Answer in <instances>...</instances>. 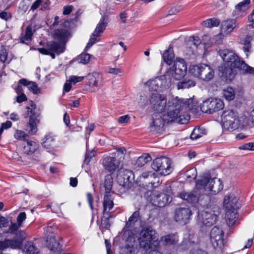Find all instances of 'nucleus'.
I'll use <instances>...</instances> for the list:
<instances>
[{
	"label": "nucleus",
	"mask_w": 254,
	"mask_h": 254,
	"mask_svg": "<svg viewBox=\"0 0 254 254\" xmlns=\"http://www.w3.org/2000/svg\"><path fill=\"white\" fill-rule=\"evenodd\" d=\"M219 54L222 58L225 64L219 67L221 76L226 80H231L235 74L233 68H238L247 73H254V68L247 65L244 61L232 50L228 49L220 50Z\"/></svg>",
	"instance_id": "nucleus-1"
},
{
	"label": "nucleus",
	"mask_w": 254,
	"mask_h": 254,
	"mask_svg": "<svg viewBox=\"0 0 254 254\" xmlns=\"http://www.w3.org/2000/svg\"><path fill=\"white\" fill-rule=\"evenodd\" d=\"M193 100L191 98L182 99L176 97L169 100L167 113L164 115L168 122H176L180 124L187 123L190 117L187 114L191 108Z\"/></svg>",
	"instance_id": "nucleus-2"
},
{
	"label": "nucleus",
	"mask_w": 254,
	"mask_h": 254,
	"mask_svg": "<svg viewBox=\"0 0 254 254\" xmlns=\"http://www.w3.org/2000/svg\"><path fill=\"white\" fill-rule=\"evenodd\" d=\"M196 190H202L207 194L215 195L223 189V185L220 179L211 178L209 175L202 176L196 182Z\"/></svg>",
	"instance_id": "nucleus-3"
},
{
	"label": "nucleus",
	"mask_w": 254,
	"mask_h": 254,
	"mask_svg": "<svg viewBox=\"0 0 254 254\" xmlns=\"http://www.w3.org/2000/svg\"><path fill=\"white\" fill-rule=\"evenodd\" d=\"M70 37V33L66 29L56 30L54 34V38L59 40V42H49L47 45L49 50L57 54L63 53L64 50L65 44Z\"/></svg>",
	"instance_id": "nucleus-4"
},
{
	"label": "nucleus",
	"mask_w": 254,
	"mask_h": 254,
	"mask_svg": "<svg viewBox=\"0 0 254 254\" xmlns=\"http://www.w3.org/2000/svg\"><path fill=\"white\" fill-rule=\"evenodd\" d=\"M245 118H238L237 113L231 109L225 110L221 116V122L224 128L227 129H235L239 127H243L247 125L242 122Z\"/></svg>",
	"instance_id": "nucleus-5"
},
{
	"label": "nucleus",
	"mask_w": 254,
	"mask_h": 254,
	"mask_svg": "<svg viewBox=\"0 0 254 254\" xmlns=\"http://www.w3.org/2000/svg\"><path fill=\"white\" fill-rule=\"evenodd\" d=\"M8 232H10L8 229L6 230H2V232H0V237L4 239V240L0 241V252L8 248L18 249L22 245V241L24 239L23 237L16 233L9 234Z\"/></svg>",
	"instance_id": "nucleus-6"
},
{
	"label": "nucleus",
	"mask_w": 254,
	"mask_h": 254,
	"mask_svg": "<svg viewBox=\"0 0 254 254\" xmlns=\"http://www.w3.org/2000/svg\"><path fill=\"white\" fill-rule=\"evenodd\" d=\"M139 216V213L138 211L134 212L129 218L123 230V239L125 240L126 244L124 248H122V250L125 249L127 246H133L134 248V254L136 253L137 244L135 242L134 236L130 229L132 227L134 224L137 221Z\"/></svg>",
	"instance_id": "nucleus-7"
},
{
	"label": "nucleus",
	"mask_w": 254,
	"mask_h": 254,
	"mask_svg": "<svg viewBox=\"0 0 254 254\" xmlns=\"http://www.w3.org/2000/svg\"><path fill=\"white\" fill-rule=\"evenodd\" d=\"M189 73L194 77L205 82L210 81L214 76L213 68L210 65L203 64L190 66L189 68Z\"/></svg>",
	"instance_id": "nucleus-8"
},
{
	"label": "nucleus",
	"mask_w": 254,
	"mask_h": 254,
	"mask_svg": "<svg viewBox=\"0 0 254 254\" xmlns=\"http://www.w3.org/2000/svg\"><path fill=\"white\" fill-rule=\"evenodd\" d=\"M140 247L144 248H150L153 243L158 244V235L156 231L150 227H145L140 231L137 238Z\"/></svg>",
	"instance_id": "nucleus-9"
},
{
	"label": "nucleus",
	"mask_w": 254,
	"mask_h": 254,
	"mask_svg": "<svg viewBox=\"0 0 254 254\" xmlns=\"http://www.w3.org/2000/svg\"><path fill=\"white\" fill-rule=\"evenodd\" d=\"M187 65L185 61L182 59H177L173 65L167 70L165 74H168V77L172 76L176 80H179L184 77L187 73Z\"/></svg>",
	"instance_id": "nucleus-10"
},
{
	"label": "nucleus",
	"mask_w": 254,
	"mask_h": 254,
	"mask_svg": "<svg viewBox=\"0 0 254 254\" xmlns=\"http://www.w3.org/2000/svg\"><path fill=\"white\" fill-rule=\"evenodd\" d=\"M151 167L154 171L164 176L170 174L172 171L171 161L165 157L154 159L151 164Z\"/></svg>",
	"instance_id": "nucleus-11"
},
{
	"label": "nucleus",
	"mask_w": 254,
	"mask_h": 254,
	"mask_svg": "<svg viewBox=\"0 0 254 254\" xmlns=\"http://www.w3.org/2000/svg\"><path fill=\"white\" fill-rule=\"evenodd\" d=\"M215 210L207 208L205 210L198 212V219L199 223L206 226L212 225L216 221L217 214L219 213L217 207H214Z\"/></svg>",
	"instance_id": "nucleus-12"
},
{
	"label": "nucleus",
	"mask_w": 254,
	"mask_h": 254,
	"mask_svg": "<svg viewBox=\"0 0 254 254\" xmlns=\"http://www.w3.org/2000/svg\"><path fill=\"white\" fill-rule=\"evenodd\" d=\"M172 83V79L168 77V74H164L160 77H157L153 79L150 80L147 83L149 90L157 91L164 90L169 87Z\"/></svg>",
	"instance_id": "nucleus-13"
},
{
	"label": "nucleus",
	"mask_w": 254,
	"mask_h": 254,
	"mask_svg": "<svg viewBox=\"0 0 254 254\" xmlns=\"http://www.w3.org/2000/svg\"><path fill=\"white\" fill-rule=\"evenodd\" d=\"M223 107L224 104L222 100L210 98L203 102L200 109L203 113L212 114L222 109Z\"/></svg>",
	"instance_id": "nucleus-14"
},
{
	"label": "nucleus",
	"mask_w": 254,
	"mask_h": 254,
	"mask_svg": "<svg viewBox=\"0 0 254 254\" xmlns=\"http://www.w3.org/2000/svg\"><path fill=\"white\" fill-rule=\"evenodd\" d=\"M151 108L155 111L161 113L167 105V98L165 95L158 93L151 94L149 98Z\"/></svg>",
	"instance_id": "nucleus-15"
},
{
	"label": "nucleus",
	"mask_w": 254,
	"mask_h": 254,
	"mask_svg": "<svg viewBox=\"0 0 254 254\" xmlns=\"http://www.w3.org/2000/svg\"><path fill=\"white\" fill-rule=\"evenodd\" d=\"M108 24V17L106 15H103L100 20L99 22L97 25L95 29L92 34L89 42L87 44L86 49L90 48L94 43L96 42L97 38L99 37L101 34L105 30Z\"/></svg>",
	"instance_id": "nucleus-16"
},
{
	"label": "nucleus",
	"mask_w": 254,
	"mask_h": 254,
	"mask_svg": "<svg viewBox=\"0 0 254 254\" xmlns=\"http://www.w3.org/2000/svg\"><path fill=\"white\" fill-rule=\"evenodd\" d=\"M172 198L168 195L159 192L158 191H153L150 194L149 200L150 203L155 206L163 207L171 201Z\"/></svg>",
	"instance_id": "nucleus-17"
},
{
	"label": "nucleus",
	"mask_w": 254,
	"mask_h": 254,
	"mask_svg": "<svg viewBox=\"0 0 254 254\" xmlns=\"http://www.w3.org/2000/svg\"><path fill=\"white\" fill-rule=\"evenodd\" d=\"M223 231L219 227L215 226L211 229L210 233V240L214 248H221L223 246Z\"/></svg>",
	"instance_id": "nucleus-18"
},
{
	"label": "nucleus",
	"mask_w": 254,
	"mask_h": 254,
	"mask_svg": "<svg viewBox=\"0 0 254 254\" xmlns=\"http://www.w3.org/2000/svg\"><path fill=\"white\" fill-rule=\"evenodd\" d=\"M26 215L25 212L20 213L16 218L17 223L11 222L9 225L8 229L10 232H8V233L13 234L16 233L25 239V236L24 232L19 230V228L21 226L22 222L26 219Z\"/></svg>",
	"instance_id": "nucleus-19"
},
{
	"label": "nucleus",
	"mask_w": 254,
	"mask_h": 254,
	"mask_svg": "<svg viewBox=\"0 0 254 254\" xmlns=\"http://www.w3.org/2000/svg\"><path fill=\"white\" fill-rule=\"evenodd\" d=\"M132 174V172L129 170L122 169L119 170L117 176L119 185L125 188H129L131 184L130 178Z\"/></svg>",
	"instance_id": "nucleus-20"
},
{
	"label": "nucleus",
	"mask_w": 254,
	"mask_h": 254,
	"mask_svg": "<svg viewBox=\"0 0 254 254\" xmlns=\"http://www.w3.org/2000/svg\"><path fill=\"white\" fill-rule=\"evenodd\" d=\"M191 215L190 210L188 208L180 207L175 211V219L181 224L187 223Z\"/></svg>",
	"instance_id": "nucleus-21"
},
{
	"label": "nucleus",
	"mask_w": 254,
	"mask_h": 254,
	"mask_svg": "<svg viewBox=\"0 0 254 254\" xmlns=\"http://www.w3.org/2000/svg\"><path fill=\"white\" fill-rule=\"evenodd\" d=\"M251 0H244L236 5L232 12V16L236 18H242L246 15V11L250 8Z\"/></svg>",
	"instance_id": "nucleus-22"
},
{
	"label": "nucleus",
	"mask_w": 254,
	"mask_h": 254,
	"mask_svg": "<svg viewBox=\"0 0 254 254\" xmlns=\"http://www.w3.org/2000/svg\"><path fill=\"white\" fill-rule=\"evenodd\" d=\"M238 198L234 194L227 195L223 201V205L225 211H237Z\"/></svg>",
	"instance_id": "nucleus-23"
},
{
	"label": "nucleus",
	"mask_w": 254,
	"mask_h": 254,
	"mask_svg": "<svg viewBox=\"0 0 254 254\" xmlns=\"http://www.w3.org/2000/svg\"><path fill=\"white\" fill-rule=\"evenodd\" d=\"M237 27L235 19H227L221 23L220 35L226 36L231 33Z\"/></svg>",
	"instance_id": "nucleus-24"
},
{
	"label": "nucleus",
	"mask_w": 254,
	"mask_h": 254,
	"mask_svg": "<svg viewBox=\"0 0 254 254\" xmlns=\"http://www.w3.org/2000/svg\"><path fill=\"white\" fill-rule=\"evenodd\" d=\"M120 161L114 157H107L103 161V165L104 168L110 172H114L119 167Z\"/></svg>",
	"instance_id": "nucleus-25"
},
{
	"label": "nucleus",
	"mask_w": 254,
	"mask_h": 254,
	"mask_svg": "<svg viewBox=\"0 0 254 254\" xmlns=\"http://www.w3.org/2000/svg\"><path fill=\"white\" fill-rule=\"evenodd\" d=\"M164 119L160 115H157L153 118L152 124L150 125L151 130L153 132H157L161 130L164 125Z\"/></svg>",
	"instance_id": "nucleus-26"
},
{
	"label": "nucleus",
	"mask_w": 254,
	"mask_h": 254,
	"mask_svg": "<svg viewBox=\"0 0 254 254\" xmlns=\"http://www.w3.org/2000/svg\"><path fill=\"white\" fill-rule=\"evenodd\" d=\"M238 217L237 211H225V218L229 227L233 226L237 223Z\"/></svg>",
	"instance_id": "nucleus-27"
},
{
	"label": "nucleus",
	"mask_w": 254,
	"mask_h": 254,
	"mask_svg": "<svg viewBox=\"0 0 254 254\" xmlns=\"http://www.w3.org/2000/svg\"><path fill=\"white\" fill-rule=\"evenodd\" d=\"M47 242V246L51 251L54 252H59L61 250L62 246L60 242L57 241L55 236L48 237Z\"/></svg>",
	"instance_id": "nucleus-28"
},
{
	"label": "nucleus",
	"mask_w": 254,
	"mask_h": 254,
	"mask_svg": "<svg viewBox=\"0 0 254 254\" xmlns=\"http://www.w3.org/2000/svg\"><path fill=\"white\" fill-rule=\"evenodd\" d=\"M26 109L27 115L29 117V120H40V113L39 110L37 109L35 104L31 102L30 105L27 107Z\"/></svg>",
	"instance_id": "nucleus-29"
},
{
	"label": "nucleus",
	"mask_w": 254,
	"mask_h": 254,
	"mask_svg": "<svg viewBox=\"0 0 254 254\" xmlns=\"http://www.w3.org/2000/svg\"><path fill=\"white\" fill-rule=\"evenodd\" d=\"M35 32L33 27L32 25H29L27 26L25 33L21 35V42L25 44H28L32 39V37Z\"/></svg>",
	"instance_id": "nucleus-30"
},
{
	"label": "nucleus",
	"mask_w": 254,
	"mask_h": 254,
	"mask_svg": "<svg viewBox=\"0 0 254 254\" xmlns=\"http://www.w3.org/2000/svg\"><path fill=\"white\" fill-rule=\"evenodd\" d=\"M100 78V75L97 73H93L88 75V84L90 86V90L92 92L95 91L98 88Z\"/></svg>",
	"instance_id": "nucleus-31"
},
{
	"label": "nucleus",
	"mask_w": 254,
	"mask_h": 254,
	"mask_svg": "<svg viewBox=\"0 0 254 254\" xmlns=\"http://www.w3.org/2000/svg\"><path fill=\"white\" fill-rule=\"evenodd\" d=\"M179 196L182 199L191 203L196 202L198 199V195L194 191H183L179 194Z\"/></svg>",
	"instance_id": "nucleus-32"
},
{
	"label": "nucleus",
	"mask_w": 254,
	"mask_h": 254,
	"mask_svg": "<svg viewBox=\"0 0 254 254\" xmlns=\"http://www.w3.org/2000/svg\"><path fill=\"white\" fill-rule=\"evenodd\" d=\"M111 194H106L104 197L103 201V213L108 214L109 212L113 208L114 203Z\"/></svg>",
	"instance_id": "nucleus-33"
},
{
	"label": "nucleus",
	"mask_w": 254,
	"mask_h": 254,
	"mask_svg": "<svg viewBox=\"0 0 254 254\" xmlns=\"http://www.w3.org/2000/svg\"><path fill=\"white\" fill-rule=\"evenodd\" d=\"M38 146L35 141L27 140L26 144L23 147V152L26 154H32L38 149Z\"/></svg>",
	"instance_id": "nucleus-34"
},
{
	"label": "nucleus",
	"mask_w": 254,
	"mask_h": 254,
	"mask_svg": "<svg viewBox=\"0 0 254 254\" xmlns=\"http://www.w3.org/2000/svg\"><path fill=\"white\" fill-rule=\"evenodd\" d=\"M40 123V120H29L27 123L26 126V130L28 134L33 135L38 131V124Z\"/></svg>",
	"instance_id": "nucleus-35"
},
{
	"label": "nucleus",
	"mask_w": 254,
	"mask_h": 254,
	"mask_svg": "<svg viewBox=\"0 0 254 254\" xmlns=\"http://www.w3.org/2000/svg\"><path fill=\"white\" fill-rule=\"evenodd\" d=\"M175 55L173 52V48L169 46L163 54L162 58L164 62L167 64L170 65L173 62Z\"/></svg>",
	"instance_id": "nucleus-36"
},
{
	"label": "nucleus",
	"mask_w": 254,
	"mask_h": 254,
	"mask_svg": "<svg viewBox=\"0 0 254 254\" xmlns=\"http://www.w3.org/2000/svg\"><path fill=\"white\" fill-rule=\"evenodd\" d=\"M178 241V236L175 234L167 235L162 237L160 240V242L165 245L175 244Z\"/></svg>",
	"instance_id": "nucleus-37"
},
{
	"label": "nucleus",
	"mask_w": 254,
	"mask_h": 254,
	"mask_svg": "<svg viewBox=\"0 0 254 254\" xmlns=\"http://www.w3.org/2000/svg\"><path fill=\"white\" fill-rule=\"evenodd\" d=\"M11 59L8 57V53L5 48L3 46H0V61L2 63L3 66L8 64Z\"/></svg>",
	"instance_id": "nucleus-38"
},
{
	"label": "nucleus",
	"mask_w": 254,
	"mask_h": 254,
	"mask_svg": "<svg viewBox=\"0 0 254 254\" xmlns=\"http://www.w3.org/2000/svg\"><path fill=\"white\" fill-rule=\"evenodd\" d=\"M251 37L249 36H246L241 40V43L244 45L243 50L247 57H248L249 54L251 52Z\"/></svg>",
	"instance_id": "nucleus-39"
},
{
	"label": "nucleus",
	"mask_w": 254,
	"mask_h": 254,
	"mask_svg": "<svg viewBox=\"0 0 254 254\" xmlns=\"http://www.w3.org/2000/svg\"><path fill=\"white\" fill-rule=\"evenodd\" d=\"M23 252L25 254H37L38 253L37 249L34 246L32 242H27L25 243Z\"/></svg>",
	"instance_id": "nucleus-40"
},
{
	"label": "nucleus",
	"mask_w": 254,
	"mask_h": 254,
	"mask_svg": "<svg viewBox=\"0 0 254 254\" xmlns=\"http://www.w3.org/2000/svg\"><path fill=\"white\" fill-rule=\"evenodd\" d=\"M206 130L204 128H195L192 131L190 137L192 140H196L203 135L206 134Z\"/></svg>",
	"instance_id": "nucleus-41"
},
{
	"label": "nucleus",
	"mask_w": 254,
	"mask_h": 254,
	"mask_svg": "<svg viewBox=\"0 0 254 254\" xmlns=\"http://www.w3.org/2000/svg\"><path fill=\"white\" fill-rule=\"evenodd\" d=\"M55 140V136L52 133H49L43 138L42 145L44 147L49 148L52 145Z\"/></svg>",
	"instance_id": "nucleus-42"
},
{
	"label": "nucleus",
	"mask_w": 254,
	"mask_h": 254,
	"mask_svg": "<svg viewBox=\"0 0 254 254\" xmlns=\"http://www.w3.org/2000/svg\"><path fill=\"white\" fill-rule=\"evenodd\" d=\"M195 82L192 80H185L177 84L178 89H184L194 86Z\"/></svg>",
	"instance_id": "nucleus-43"
},
{
	"label": "nucleus",
	"mask_w": 254,
	"mask_h": 254,
	"mask_svg": "<svg viewBox=\"0 0 254 254\" xmlns=\"http://www.w3.org/2000/svg\"><path fill=\"white\" fill-rule=\"evenodd\" d=\"M151 160V158L149 154H144L138 158L136 161V164L137 166L142 167Z\"/></svg>",
	"instance_id": "nucleus-44"
},
{
	"label": "nucleus",
	"mask_w": 254,
	"mask_h": 254,
	"mask_svg": "<svg viewBox=\"0 0 254 254\" xmlns=\"http://www.w3.org/2000/svg\"><path fill=\"white\" fill-rule=\"evenodd\" d=\"M113 180L111 175H107L105 177L104 187L106 194H110V191L112 188Z\"/></svg>",
	"instance_id": "nucleus-45"
},
{
	"label": "nucleus",
	"mask_w": 254,
	"mask_h": 254,
	"mask_svg": "<svg viewBox=\"0 0 254 254\" xmlns=\"http://www.w3.org/2000/svg\"><path fill=\"white\" fill-rule=\"evenodd\" d=\"M220 24V21L216 18H210L203 21L202 24L203 26L207 28H212L217 27Z\"/></svg>",
	"instance_id": "nucleus-46"
},
{
	"label": "nucleus",
	"mask_w": 254,
	"mask_h": 254,
	"mask_svg": "<svg viewBox=\"0 0 254 254\" xmlns=\"http://www.w3.org/2000/svg\"><path fill=\"white\" fill-rule=\"evenodd\" d=\"M223 96L228 101H231L234 99L235 92L231 87H227L223 90Z\"/></svg>",
	"instance_id": "nucleus-47"
},
{
	"label": "nucleus",
	"mask_w": 254,
	"mask_h": 254,
	"mask_svg": "<svg viewBox=\"0 0 254 254\" xmlns=\"http://www.w3.org/2000/svg\"><path fill=\"white\" fill-rule=\"evenodd\" d=\"M28 136V133H25L24 131L19 129H16L14 133V137L15 139L25 141Z\"/></svg>",
	"instance_id": "nucleus-48"
},
{
	"label": "nucleus",
	"mask_w": 254,
	"mask_h": 254,
	"mask_svg": "<svg viewBox=\"0 0 254 254\" xmlns=\"http://www.w3.org/2000/svg\"><path fill=\"white\" fill-rule=\"evenodd\" d=\"M111 215L109 214H104L103 217L101 219V226L103 228L105 229H109L110 227V223L109 218L111 217Z\"/></svg>",
	"instance_id": "nucleus-49"
},
{
	"label": "nucleus",
	"mask_w": 254,
	"mask_h": 254,
	"mask_svg": "<svg viewBox=\"0 0 254 254\" xmlns=\"http://www.w3.org/2000/svg\"><path fill=\"white\" fill-rule=\"evenodd\" d=\"M91 58V55L89 54L82 53L77 58V61L79 63L83 64H87Z\"/></svg>",
	"instance_id": "nucleus-50"
},
{
	"label": "nucleus",
	"mask_w": 254,
	"mask_h": 254,
	"mask_svg": "<svg viewBox=\"0 0 254 254\" xmlns=\"http://www.w3.org/2000/svg\"><path fill=\"white\" fill-rule=\"evenodd\" d=\"M192 40H190L188 45L190 46L193 50L196 49L197 46L201 43L200 40L197 37L192 38Z\"/></svg>",
	"instance_id": "nucleus-51"
},
{
	"label": "nucleus",
	"mask_w": 254,
	"mask_h": 254,
	"mask_svg": "<svg viewBox=\"0 0 254 254\" xmlns=\"http://www.w3.org/2000/svg\"><path fill=\"white\" fill-rule=\"evenodd\" d=\"M7 226H9L7 219L0 215V228L1 229L0 232H2V230H6L7 229L5 228Z\"/></svg>",
	"instance_id": "nucleus-52"
},
{
	"label": "nucleus",
	"mask_w": 254,
	"mask_h": 254,
	"mask_svg": "<svg viewBox=\"0 0 254 254\" xmlns=\"http://www.w3.org/2000/svg\"><path fill=\"white\" fill-rule=\"evenodd\" d=\"M186 176L188 179H195L197 176V171L196 169L191 168L187 171L186 173Z\"/></svg>",
	"instance_id": "nucleus-53"
},
{
	"label": "nucleus",
	"mask_w": 254,
	"mask_h": 254,
	"mask_svg": "<svg viewBox=\"0 0 254 254\" xmlns=\"http://www.w3.org/2000/svg\"><path fill=\"white\" fill-rule=\"evenodd\" d=\"M28 88L34 94H38L40 91V89L38 87L36 83L34 82H31L28 84Z\"/></svg>",
	"instance_id": "nucleus-54"
},
{
	"label": "nucleus",
	"mask_w": 254,
	"mask_h": 254,
	"mask_svg": "<svg viewBox=\"0 0 254 254\" xmlns=\"http://www.w3.org/2000/svg\"><path fill=\"white\" fill-rule=\"evenodd\" d=\"M183 8V7L182 5H176L174 6L169 10L167 15H172L176 14L182 10Z\"/></svg>",
	"instance_id": "nucleus-55"
},
{
	"label": "nucleus",
	"mask_w": 254,
	"mask_h": 254,
	"mask_svg": "<svg viewBox=\"0 0 254 254\" xmlns=\"http://www.w3.org/2000/svg\"><path fill=\"white\" fill-rule=\"evenodd\" d=\"M84 79V76H77L75 75H71L69 77V81L73 84H76V83L79 82L83 80Z\"/></svg>",
	"instance_id": "nucleus-56"
},
{
	"label": "nucleus",
	"mask_w": 254,
	"mask_h": 254,
	"mask_svg": "<svg viewBox=\"0 0 254 254\" xmlns=\"http://www.w3.org/2000/svg\"><path fill=\"white\" fill-rule=\"evenodd\" d=\"M239 149L241 150H254V143L249 142L245 143L239 146Z\"/></svg>",
	"instance_id": "nucleus-57"
},
{
	"label": "nucleus",
	"mask_w": 254,
	"mask_h": 254,
	"mask_svg": "<svg viewBox=\"0 0 254 254\" xmlns=\"http://www.w3.org/2000/svg\"><path fill=\"white\" fill-rule=\"evenodd\" d=\"M120 254H134V248L133 246H127L125 249L121 250Z\"/></svg>",
	"instance_id": "nucleus-58"
},
{
	"label": "nucleus",
	"mask_w": 254,
	"mask_h": 254,
	"mask_svg": "<svg viewBox=\"0 0 254 254\" xmlns=\"http://www.w3.org/2000/svg\"><path fill=\"white\" fill-rule=\"evenodd\" d=\"M11 125L12 124L9 121H7L6 122L2 123L0 127V135L1 134L4 129L10 128Z\"/></svg>",
	"instance_id": "nucleus-59"
},
{
	"label": "nucleus",
	"mask_w": 254,
	"mask_h": 254,
	"mask_svg": "<svg viewBox=\"0 0 254 254\" xmlns=\"http://www.w3.org/2000/svg\"><path fill=\"white\" fill-rule=\"evenodd\" d=\"M126 152V149L124 147L117 148V153H115V156H120L119 160L124 158V155Z\"/></svg>",
	"instance_id": "nucleus-60"
},
{
	"label": "nucleus",
	"mask_w": 254,
	"mask_h": 254,
	"mask_svg": "<svg viewBox=\"0 0 254 254\" xmlns=\"http://www.w3.org/2000/svg\"><path fill=\"white\" fill-rule=\"evenodd\" d=\"M87 199L89 203V206L91 210H93L94 207L93 205V197L92 194L90 192H88L86 194Z\"/></svg>",
	"instance_id": "nucleus-61"
},
{
	"label": "nucleus",
	"mask_w": 254,
	"mask_h": 254,
	"mask_svg": "<svg viewBox=\"0 0 254 254\" xmlns=\"http://www.w3.org/2000/svg\"><path fill=\"white\" fill-rule=\"evenodd\" d=\"M95 156V152L93 151H91L90 152H88L86 153L85 155V158L84 160V163H86L87 164L89 163V162L90 161L92 157Z\"/></svg>",
	"instance_id": "nucleus-62"
},
{
	"label": "nucleus",
	"mask_w": 254,
	"mask_h": 254,
	"mask_svg": "<svg viewBox=\"0 0 254 254\" xmlns=\"http://www.w3.org/2000/svg\"><path fill=\"white\" fill-rule=\"evenodd\" d=\"M73 6L72 5H67L64 7V11L63 14L64 15H68L70 13V12L73 10Z\"/></svg>",
	"instance_id": "nucleus-63"
},
{
	"label": "nucleus",
	"mask_w": 254,
	"mask_h": 254,
	"mask_svg": "<svg viewBox=\"0 0 254 254\" xmlns=\"http://www.w3.org/2000/svg\"><path fill=\"white\" fill-rule=\"evenodd\" d=\"M248 20L250 23H251L249 26L254 28V9L252 14L248 17Z\"/></svg>",
	"instance_id": "nucleus-64"
}]
</instances>
